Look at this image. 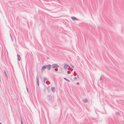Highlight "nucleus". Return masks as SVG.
Instances as JSON below:
<instances>
[{
    "label": "nucleus",
    "mask_w": 124,
    "mask_h": 124,
    "mask_svg": "<svg viewBox=\"0 0 124 124\" xmlns=\"http://www.w3.org/2000/svg\"><path fill=\"white\" fill-rule=\"evenodd\" d=\"M36 79V80H37V83L38 85L39 86V78H38V77H37Z\"/></svg>",
    "instance_id": "0eeeda50"
},
{
    "label": "nucleus",
    "mask_w": 124,
    "mask_h": 124,
    "mask_svg": "<svg viewBox=\"0 0 124 124\" xmlns=\"http://www.w3.org/2000/svg\"><path fill=\"white\" fill-rule=\"evenodd\" d=\"M0 124H2L1 123H0Z\"/></svg>",
    "instance_id": "2eb2a0df"
},
{
    "label": "nucleus",
    "mask_w": 124,
    "mask_h": 124,
    "mask_svg": "<svg viewBox=\"0 0 124 124\" xmlns=\"http://www.w3.org/2000/svg\"><path fill=\"white\" fill-rule=\"evenodd\" d=\"M71 66H72L73 68H74V66H73V65H71Z\"/></svg>",
    "instance_id": "9b49d317"
},
{
    "label": "nucleus",
    "mask_w": 124,
    "mask_h": 124,
    "mask_svg": "<svg viewBox=\"0 0 124 124\" xmlns=\"http://www.w3.org/2000/svg\"><path fill=\"white\" fill-rule=\"evenodd\" d=\"M6 75V77H7V78H8V76H7V74H6V75Z\"/></svg>",
    "instance_id": "ddd939ff"
},
{
    "label": "nucleus",
    "mask_w": 124,
    "mask_h": 124,
    "mask_svg": "<svg viewBox=\"0 0 124 124\" xmlns=\"http://www.w3.org/2000/svg\"><path fill=\"white\" fill-rule=\"evenodd\" d=\"M83 101L84 102H88V100L87 99L85 98L83 100Z\"/></svg>",
    "instance_id": "423d86ee"
},
{
    "label": "nucleus",
    "mask_w": 124,
    "mask_h": 124,
    "mask_svg": "<svg viewBox=\"0 0 124 124\" xmlns=\"http://www.w3.org/2000/svg\"><path fill=\"white\" fill-rule=\"evenodd\" d=\"M4 72L5 74V75L6 74V72L5 71H4Z\"/></svg>",
    "instance_id": "f8f14e48"
},
{
    "label": "nucleus",
    "mask_w": 124,
    "mask_h": 124,
    "mask_svg": "<svg viewBox=\"0 0 124 124\" xmlns=\"http://www.w3.org/2000/svg\"><path fill=\"white\" fill-rule=\"evenodd\" d=\"M17 57H18V60L19 61H20V60L21 58H20V55H17Z\"/></svg>",
    "instance_id": "6e6552de"
},
{
    "label": "nucleus",
    "mask_w": 124,
    "mask_h": 124,
    "mask_svg": "<svg viewBox=\"0 0 124 124\" xmlns=\"http://www.w3.org/2000/svg\"><path fill=\"white\" fill-rule=\"evenodd\" d=\"M52 66L53 68H55L58 67L59 66L57 64H54L52 65Z\"/></svg>",
    "instance_id": "f257e3e1"
},
{
    "label": "nucleus",
    "mask_w": 124,
    "mask_h": 124,
    "mask_svg": "<svg viewBox=\"0 0 124 124\" xmlns=\"http://www.w3.org/2000/svg\"><path fill=\"white\" fill-rule=\"evenodd\" d=\"M47 69L49 70H50L51 67V65H49L47 66H46Z\"/></svg>",
    "instance_id": "20e7f679"
},
{
    "label": "nucleus",
    "mask_w": 124,
    "mask_h": 124,
    "mask_svg": "<svg viewBox=\"0 0 124 124\" xmlns=\"http://www.w3.org/2000/svg\"><path fill=\"white\" fill-rule=\"evenodd\" d=\"M51 89L52 91H54L55 90V88L54 87H53Z\"/></svg>",
    "instance_id": "1a4fd4ad"
},
{
    "label": "nucleus",
    "mask_w": 124,
    "mask_h": 124,
    "mask_svg": "<svg viewBox=\"0 0 124 124\" xmlns=\"http://www.w3.org/2000/svg\"><path fill=\"white\" fill-rule=\"evenodd\" d=\"M21 123L22 124H23L22 121H21Z\"/></svg>",
    "instance_id": "4468645a"
},
{
    "label": "nucleus",
    "mask_w": 124,
    "mask_h": 124,
    "mask_svg": "<svg viewBox=\"0 0 124 124\" xmlns=\"http://www.w3.org/2000/svg\"><path fill=\"white\" fill-rule=\"evenodd\" d=\"M71 18L73 20H78V19L73 16L71 17Z\"/></svg>",
    "instance_id": "7ed1b4c3"
},
{
    "label": "nucleus",
    "mask_w": 124,
    "mask_h": 124,
    "mask_svg": "<svg viewBox=\"0 0 124 124\" xmlns=\"http://www.w3.org/2000/svg\"><path fill=\"white\" fill-rule=\"evenodd\" d=\"M64 67L65 69H68L69 68V66L68 65L65 64L64 65Z\"/></svg>",
    "instance_id": "f03ea898"
},
{
    "label": "nucleus",
    "mask_w": 124,
    "mask_h": 124,
    "mask_svg": "<svg viewBox=\"0 0 124 124\" xmlns=\"http://www.w3.org/2000/svg\"><path fill=\"white\" fill-rule=\"evenodd\" d=\"M47 67L46 66L44 65L42 68V71L43 70Z\"/></svg>",
    "instance_id": "39448f33"
},
{
    "label": "nucleus",
    "mask_w": 124,
    "mask_h": 124,
    "mask_svg": "<svg viewBox=\"0 0 124 124\" xmlns=\"http://www.w3.org/2000/svg\"><path fill=\"white\" fill-rule=\"evenodd\" d=\"M64 79L65 80H66L68 81V82H70V81L69 80H68L67 79H66V78H64Z\"/></svg>",
    "instance_id": "9d476101"
}]
</instances>
